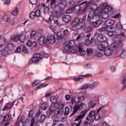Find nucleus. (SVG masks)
<instances>
[{"instance_id": "nucleus-41", "label": "nucleus", "mask_w": 126, "mask_h": 126, "mask_svg": "<svg viewBox=\"0 0 126 126\" xmlns=\"http://www.w3.org/2000/svg\"><path fill=\"white\" fill-rule=\"evenodd\" d=\"M45 119H46V116L44 114L41 115L39 120V123H43L45 121Z\"/></svg>"}, {"instance_id": "nucleus-22", "label": "nucleus", "mask_w": 126, "mask_h": 126, "mask_svg": "<svg viewBox=\"0 0 126 126\" xmlns=\"http://www.w3.org/2000/svg\"><path fill=\"white\" fill-rule=\"evenodd\" d=\"M51 14L54 17H59L61 15L60 12L59 11H57L56 10H53L51 11Z\"/></svg>"}, {"instance_id": "nucleus-6", "label": "nucleus", "mask_w": 126, "mask_h": 126, "mask_svg": "<svg viewBox=\"0 0 126 126\" xmlns=\"http://www.w3.org/2000/svg\"><path fill=\"white\" fill-rule=\"evenodd\" d=\"M108 35L110 37H114V38L115 37H117V41H122V39H123V38H125V32H121L120 34H118L117 35V32H116L109 31L108 32ZM114 38H113V41H114Z\"/></svg>"}, {"instance_id": "nucleus-54", "label": "nucleus", "mask_w": 126, "mask_h": 126, "mask_svg": "<svg viewBox=\"0 0 126 126\" xmlns=\"http://www.w3.org/2000/svg\"><path fill=\"white\" fill-rule=\"evenodd\" d=\"M44 13H49L50 12V8L48 6L45 7L44 9Z\"/></svg>"}, {"instance_id": "nucleus-28", "label": "nucleus", "mask_w": 126, "mask_h": 126, "mask_svg": "<svg viewBox=\"0 0 126 126\" xmlns=\"http://www.w3.org/2000/svg\"><path fill=\"white\" fill-rule=\"evenodd\" d=\"M26 37L25 35L22 34L20 35H19V40L20 41V42H23L24 41H25Z\"/></svg>"}, {"instance_id": "nucleus-49", "label": "nucleus", "mask_w": 126, "mask_h": 126, "mask_svg": "<svg viewBox=\"0 0 126 126\" xmlns=\"http://www.w3.org/2000/svg\"><path fill=\"white\" fill-rule=\"evenodd\" d=\"M17 126H24V123H23V121L22 119H21L20 122L18 123H16Z\"/></svg>"}, {"instance_id": "nucleus-38", "label": "nucleus", "mask_w": 126, "mask_h": 126, "mask_svg": "<svg viewBox=\"0 0 126 126\" xmlns=\"http://www.w3.org/2000/svg\"><path fill=\"white\" fill-rule=\"evenodd\" d=\"M18 12H19L18 9L16 8L15 10L12 12V15L13 16H17V15L18 14Z\"/></svg>"}, {"instance_id": "nucleus-62", "label": "nucleus", "mask_w": 126, "mask_h": 126, "mask_svg": "<svg viewBox=\"0 0 126 126\" xmlns=\"http://www.w3.org/2000/svg\"><path fill=\"white\" fill-rule=\"evenodd\" d=\"M121 16H122L121 15V14L118 13V14H116V15L113 16L112 18H121Z\"/></svg>"}, {"instance_id": "nucleus-35", "label": "nucleus", "mask_w": 126, "mask_h": 126, "mask_svg": "<svg viewBox=\"0 0 126 126\" xmlns=\"http://www.w3.org/2000/svg\"><path fill=\"white\" fill-rule=\"evenodd\" d=\"M89 110H91V109H93L95 106H96V104L94 103L92 104V101H90L88 103Z\"/></svg>"}, {"instance_id": "nucleus-52", "label": "nucleus", "mask_w": 126, "mask_h": 126, "mask_svg": "<svg viewBox=\"0 0 126 126\" xmlns=\"http://www.w3.org/2000/svg\"><path fill=\"white\" fill-rule=\"evenodd\" d=\"M15 23V20H11L8 23V25L9 26H13V25H14Z\"/></svg>"}, {"instance_id": "nucleus-15", "label": "nucleus", "mask_w": 126, "mask_h": 126, "mask_svg": "<svg viewBox=\"0 0 126 126\" xmlns=\"http://www.w3.org/2000/svg\"><path fill=\"white\" fill-rule=\"evenodd\" d=\"M38 43L39 45H44V44H47V39H46V37L45 36H40L38 39Z\"/></svg>"}, {"instance_id": "nucleus-43", "label": "nucleus", "mask_w": 126, "mask_h": 126, "mask_svg": "<svg viewBox=\"0 0 126 126\" xmlns=\"http://www.w3.org/2000/svg\"><path fill=\"white\" fill-rule=\"evenodd\" d=\"M46 86H48L47 84H41L39 85H38L36 88L37 89H41V88H43L44 87H46Z\"/></svg>"}, {"instance_id": "nucleus-40", "label": "nucleus", "mask_w": 126, "mask_h": 126, "mask_svg": "<svg viewBox=\"0 0 126 126\" xmlns=\"http://www.w3.org/2000/svg\"><path fill=\"white\" fill-rule=\"evenodd\" d=\"M87 54L90 56V55H92L93 54V49L91 48H87L86 49Z\"/></svg>"}, {"instance_id": "nucleus-31", "label": "nucleus", "mask_w": 126, "mask_h": 126, "mask_svg": "<svg viewBox=\"0 0 126 126\" xmlns=\"http://www.w3.org/2000/svg\"><path fill=\"white\" fill-rule=\"evenodd\" d=\"M10 117H9V115L6 114L5 116H3V121L4 122H8V121H10Z\"/></svg>"}, {"instance_id": "nucleus-21", "label": "nucleus", "mask_w": 126, "mask_h": 126, "mask_svg": "<svg viewBox=\"0 0 126 126\" xmlns=\"http://www.w3.org/2000/svg\"><path fill=\"white\" fill-rule=\"evenodd\" d=\"M123 87H122V90H125L126 88V74L123 75V79L121 81Z\"/></svg>"}, {"instance_id": "nucleus-64", "label": "nucleus", "mask_w": 126, "mask_h": 126, "mask_svg": "<svg viewBox=\"0 0 126 126\" xmlns=\"http://www.w3.org/2000/svg\"><path fill=\"white\" fill-rule=\"evenodd\" d=\"M63 33L64 35H67L69 34V31H68V30H65L63 32Z\"/></svg>"}, {"instance_id": "nucleus-17", "label": "nucleus", "mask_w": 126, "mask_h": 126, "mask_svg": "<svg viewBox=\"0 0 126 126\" xmlns=\"http://www.w3.org/2000/svg\"><path fill=\"white\" fill-rule=\"evenodd\" d=\"M47 41L49 42L50 44H54L55 42H56V38L55 37V35H50L49 37H47Z\"/></svg>"}, {"instance_id": "nucleus-4", "label": "nucleus", "mask_w": 126, "mask_h": 126, "mask_svg": "<svg viewBox=\"0 0 126 126\" xmlns=\"http://www.w3.org/2000/svg\"><path fill=\"white\" fill-rule=\"evenodd\" d=\"M92 11L90 12L88 17V20L91 24V22H95L97 21V19L99 18L97 16L98 13H100L101 8L98 7L96 4L93 3L91 6Z\"/></svg>"}, {"instance_id": "nucleus-61", "label": "nucleus", "mask_w": 126, "mask_h": 126, "mask_svg": "<svg viewBox=\"0 0 126 126\" xmlns=\"http://www.w3.org/2000/svg\"><path fill=\"white\" fill-rule=\"evenodd\" d=\"M40 81L38 80H36L33 82L32 83V86H36V85L39 84Z\"/></svg>"}, {"instance_id": "nucleus-9", "label": "nucleus", "mask_w": 126, "mask_h": 126, "mask_svg": "<svg viewBox=\"0 0 126 126\" xmlns=\"http://www.w3.org/2000/svg\"><path fill=\"white\" fill-rule=\"evenodd\" d=\"M109 46V43L107 42H103L99 43L98 45V49L99 51H105V49Z\"/></svg>"}, {"instance_id": "nucleus-33", "label": "nucleus", "mask_w": 126, "mask_h": 126, "mask_svg": "<svg viewBox=\"0 0 126 126\" xmlns=\"http://www.w3.org/2000/svg\"><path fill=\"white\" fill-rule=\"evenodd\" d=\"M51 7L53 9L56 8V0H51L50 2Z\"/></svg>"}, {"instance_id": "nucleus-48", "label": "nucleus", "mask_w": 126, "mask_h": 126, "mask_svg": "<svg viewBox=\"0 0 126 126\" xmlns=\"http://www.w3.org/2000/svg\"><path fill=\"white\" fill-rule=\"evenodd\" d=\"M1 55L3 56V57H5L8 55V51L7 50H3V51L1 52Z\"/></svg>"}, {"instance_id": "nucleus-14", "label": "nucleus", "mask_w": 126, "mask_h": 126, "mask_svg": "<svg viewBox=\"0 0 126 126\" xmlns=\"http://www.w3.org/2000/svg\"><path fill=\"white\" fill-rule=\"evenodd\" d=\"M82 22L79 18H76L72 21L71 25H82Z\"/></svg>"}, {"instance_id": "nucleus-29", "label": "nucleus", "mask_w": 126, "mask_h": 126, "mask_svg": "<svg viewBox=\"0 0 126 126\" xmlns=\"http://www.w3.org/2000/svg\"><path fill=\"white\" fill-rule=\"evenodd\" d=\"M88 88L90 89V84L86 83L82 85L81 87V90H85L88 89Z\"/></svg>"}, {"instance_id": "nucleus-1", "label": "nucleus", "mask_w": 126, "mask_h": 126, "mask_svg": "<svg viewBox=\"0 0 126 126\" xmlns=\"http://www.w3.org/2000/svg\"><path fill=\"white\" fill-rule=\"evenodd\" d=\"M113 8L112 7L108 5V3H103L101 7V9L99 10V13H97V16H98V19H96L95 22H91L90 24H92L94 27H99L100 25L103 23V21L101 20V18L103 19H107L109 18V12L112 11Z\"/></svg>"}, {"instance_id": "nucleus-7", "label": "nucleus", "mask_w": 126, "mask_h": 126, "mask_svg": "<svg viewBox=\"0 0 126 126\" xmlns=\"http://www.w3.org/2000/svg\"><path fill=\"white\" fill-rule=\"evenodd\" d=\"M39 57H41V54L39 53H36L33 56V58L31 59L29 61V63L30 64H32V63H34V64H38V63L40 62L42 59H43L42 57L39 58Z\"/></svg>"}, {"instance_id": "nucleus-23", "label": "nucleus", "mask_w": 126, "mask_h": 126, "mask_svg": "<svg viewBox=\"0 0 126 126\" xmlns=\"http://www.w3.org/2000/svg\"><path fill=\"white\" fill-rule=\"evenodd\" d=\"M99 85V82L97 81H94L92 84H90V89H93L95 87H97Z\"/></svg>"}, {"instance_id": "nucleus-56", "label": "nucleus", "mask_w": 126, "mask_h": 126, "mask_svg": "<svg viewBox=\"0 0 126 126\" xmlns=\"http://www.w3.org/2000/svg\"><path fill=\"white\" fill-rule=\"evenodd\" d=\"M69 113V108L67 107L65 108V111H64L65 116H67V115H68Z\"/></svg>"}, {"instance_id": "nucleus-19", "label": "nucleus", "mask_w": 126, "mask_h": 126, "mask_svg": "<svg viewBox=\"0 0 126 126\" xmlns=\"http://www.w3.org/2000/svg\"><path fill=\"white\" fill-rule=\"evenodd\" d=\"M120 57L124 59L126 57V50L125 48H122L120 51Z\"/></svg>"}, {"instance_id": "nucleus-25", "label": "nucleus", "mask_w": 126, "mask_h": 126, "mask_svg": "<svg viewBox=\"0 0 126 126\" xmlns=\"http://www.w3.org/2000/svg\"><path fill=\"white\" fill-rule=\"evenodd\" d=\"M116 27L117 30H119L120 31L124 30L123 25H122L121 22L117 24Z\"/></svg>"}, {"instance_id": "nucleus-34", "label": "nucleus", "mask_w": 126, "mask_h": 126, "mask_svg": "<svg viewBox=\"0 0 126 126\" xmlns=\"http://www.w3.org/2000/svg\"><path fill=\"white\" fill-rule=\"evenodd\" d=\"M73 101L75 102V103H79V97L76 96L74 98H71V102L72 103H73Z\"/></svg>"}, {"instance_id": "nucleus-46", "label": "nucleus", "mask_w": 126, "mask_h": 126, "mask_svg": "<svg viewBox=\"0 0 126 126\" xmlns=\"http://www.w3.org/2000/svg\"><path fill=\"white\" fill-rule=\"evenodd\" d=\"M96 114V112L94 111H92L90 112L89 114V118H93L94 116H95V114Z\"/></svg>"}, {"instance_id": "nucleus-53", "label": "nucleus", "mask_w": 126, "mask_h": 126, "mask_svg": "<svg viewBox=\"0 0 126 126\" xmlns=\"http://www.w3.org/2000/svg\"><path fill=\"white\" fill-rule=\"evenodd\" d=\"M4 2V4L8 5L10 4V0H2Z\"/></svg>"}, {"instance_id": "nucleus-30", "label": "nucleus", "mask_w": 126, "mask_h": 126, "mask_svg": "<svg viewBox=\"0 0 126 126\" xmlns=\"http://www.w3.org/2000/svg\"><path fill=\"white\" fill-rule=\"evenodd\" d=\"M70 51L71 53H76L77 48L75 46H72L70 45Z\"/></svg>"}, {"instance_id": "nucleus-18", "label": "nucleus", "mask_w": 126, "mask_h": 126, "mask_svg": "<svg viewBox=\"0 0 126 126\" xmlns=\"http://www.w3.org/2000/svg\"><path fill=\"white\" fill-rule=\"evenodd\" d=\"M72 43H73V41H70L69 42L68 45L65 46L64 49H63V52H64L65 54H66V53H67V52H68L69 50L70 51V44Z\"/></svg>"}, {"instance_id": "nucleus-51", "label": "nucleus", "mask_w": 126, "mask_h": 126, "mask_svg": "<svg viewBox=\"0 0 126 126\" xmlns=\"http://www.w3.org/2000/svg\"><path fill=\"white\" fill-rule=\"evenodd\" d=\"M40 112H38L37 113V114H36L35 117H34V120L35 121H37V122H38V121H39V117H40Z\"/></svg>"}, {"instance_id": "nucleus-42", "label": "nucleus", "mask_w": 126, "mask_h": 126, "mask_svg": "<svg viewBox=\"0 0 126 126\" xmlns=\"http://www.w3.org/2000/svg\"><path fill=\"white\" fill-rule=\"evenodd\" d=\"M84 31L86 33H89L92 31V28L90 27H87L84 29Z\"/></svg>"}, {"instance_id": "nucleus-50", "label": "nucleus", "mask_w": 126, "mask_h": 126, "mask_svg": "<svg viewBox=\"0 0 126 126\" xmlns=\"http://www.w3.org/2000/svg\"><path fill=\"white\" fill-rule=\"evenodd\" d=\"M102 56H103V53L101 52H97L95 53V56L97 58H101V57H102Z\"/></svg>"}, {"instance_id": "nucleus-10", "label": "nucleus", "mask_w": 126, "mask_h": 126, "mask_svg": "<svg viewBox=\"0 0 126 126\" xmlns=\"http://www.w3.org/2000/svg\"><path fill=\"white\" fill-rule=\"evenodd\" d=\"M84 105V104L83 103V102H81L80 104L75 105L73 108L74 111L72 115H74V114H75V112H77L78 111H80L82 109V108H83Z\"/></svg>"}, {"instance_id": "nucleus-26", "label": "nucleus", "mask_w": 126, "mask_h": 126, "mask_svg": "<svg viewBox=\"0 0 126 126\" xmlns=\"http://www.w3.org/2000/svg\"><path fill=\"white\" fill-rule=\"evenodd\" d=\"M78 50L80 52V54L82 55V56H85V55H86V51H85V50H84L82 47L79 46L78 47Z\"/></svg>"}, {"instance_id": "nucleus-45", "label": "nucleus", "mask_w": 126, "mask_h": 126, "mask_svg": "<svg viewBox=\"0 0 126 126\" xmlns=\"http://www.w3.org/2000/svg\"><path fill=\"white\" fill-rule=\"evenodd\" d=\"M92 41H90V40L87 39L85 41V44L87 46H89V45H90V44H91V43H92V41H94V39L92 38L91 39Z\"/></svg>"}, {"instance_id": "nucleus-11", "label": "nucleus", "mask_w": 126, "mask_h": 126, "mask_svg": "<svg viewBox=\"0 0 126 126\" xmlns=\"http://www.w3.org/2000/svg\"><path fill=\"white\" fill-rule=\"evenodd\" d=\"M67 4V2L65 0H63L58 4V8L60 10H63V8L66 6Z\"/></svg>"}, {"instance_id": "nucleus-32", "label": "nucleus", "mask_w": 126, "mask_h": 126, "mask_svg": "<svg viewBox=\"0 0 126 126\" xmlns=\"http://www.w3.org/2000/svg\"><path fill=\"white\" fill-rule=\"evenodd\" d=\"M49 107V106L48 105V104L46 103H43L41 104V110H47V109H48V107Z\"/></svg>"}, {"instance_id": "nucleus-47", "label": "nucleus", "mask_w": 126, "mask_h": 126, "mask_svg": "<svg viewBox=\"0 0 126 126\" xmlns=\"http://www.w3.org/2000/svg\"><path fill=\"white\" fill-rule=\"evenodd\" d=\"M30 18H31V19H34V18H35V17H36L35 12L32 11L30 13Z\"/></svg>"}, {"instance_id": "nucleus-20", "label": "nucleus", "mask_w": 126, "mask_h": 126, "mask_svg": "<svg viewBox=\"0 0 126 126\" xmlns=\"http://www.w3.org/2000/svg\"><path fill=\"white\" fill-rule=\"evenodd\" d=\"M63 20L64 22L67 23V22H69L70 20H71V16L68 15H64L63 17Z\"/></svg>"}, {"instance_id": "nucleus-2", "label": "nucleus", "mask_w": 126, "mask_h": 126, "mask_svg": "<svg viewBox=\"0 0 126 126\" xmlns=\"http://www.w3.org/2000/svg\"><path fill=\"white\" fill-rule=\"evenodd\" d=\"M86 1L81 3L80 5H74V2L73 1H70L69 2V4L70 5V6H72L71 8H68L66 10L65 12L67 14L71 13L73 12L74 10H78V14H81L86 12V9L88 6H89L91 4H92V0L90 1L87 4Z\"/></svg>"}, {"instance_id": "nucleus-8", "label": "nucleus", "mask_w": 126, "mask_h": 126, "mask_svg": "<svg viewBox=\"0 0 126 126\" xmlns=\"http://www.w3.org/2000/svg\"><path fill=\"white\" fill-rule=\"evenodd\" d=\"M63 107H64V103H60L59 104L58 108L56 110L54 109V115L57 116L58 115H63Z\"/></svg>"}, {"instance_id": "nucleus-60", "label": "nucleus", "mask_w": 126, "mask_h": 126, "mask_svg": "<svg viewBox=\"0 0 126 126\" xmlns=\"http://www.w3.org/2000/svg\"><path fill=\"white\" fill-rule=\"evenodd\" d=\"M35 17H39L40 16V10H36L35 12Z\"/></svg>"}, {"instance_id": "nucleus-63", "label": "nucleus", "mask_w": 126, "mask_h": 126, "mask_svg": "<svg viewBox=\"0 0 126 126\" xmlns=\"http://www.w3.org/2000/svg\"><path fill=\"white\" fill-rule=\"evenodd\" d=\"M80 125H81V121H79L78 124L73 123L72 124V126H79Z\"/></svg>"}, {"instance_id": "nucleus-5", "label": "nucleus", "mask_w": 126, "mask_h": 126, "mask_svg": "<svg viewBox=\"0 0 126 126\" xmlns=\"http://www.w3.org/2000/svg\"><path fill=\"white\" fill-rule=\"evenodd\" d=\"M72 30L74 31L73 32V35L75 36V37H77L76 38V41H79L81 38L84 37V35L83 33L82 32L79 34V30L82 28V25H72Z\"/></svg>"}, {"instance_id": "nucleus-57", "label": "nucleus", "mask_w": 126, "mask_h": 126, "mask_svg": "<svg viewBox=\"0 0 126 126\" xmlns=\"http://www.w3.org/2000/svg\"><path fill=\"white\" fill-rule=\"evenodd\" d=\"M35 35H36V32H35V31H32L31 32V38H32L33 37H35Z\"/></svg>"}, {"instance_id": "nucleus-44", "label": "nucleus", "mask_w": 126, "mask_h": 126, "mask_svg": "<svg viewBox=\"0 0 126 126\" xmlns=\"http://www.w3.org/2000/svg\"><path fill=\"white\" fill-rule=\"evenodd\" d=\"M11 39L12 41H18L19 40V35H13L11 36Z\"/></svg>"}, {"instance_id": "nucleus-39", "label": "nucleus", "mask_w": 126, "mask_h": 126, "mask_svg": "<svg viewBox=\"0 0 126 126\" xmlns=\"http://www.w3.org/2000/svg\"><path fill=\"white\" fill-rule=\"evenodd\" d=\"M54 110H55V107L53 106H51L49 109V114L50 115H53V114H54Z\"/></svg>"}, {"instance_id": "nucleus-27", "label": "nucleus", "mask_w": 126, "mask_h": 126, "mask_svg": "<svg viewBox=\"0 0 126 126\" xmlns=\"http://www.w3.org/2000/svg\"><path fill=\"white\" fill-rule=\"evenodd\" d=\"M3 22L7 23L9 21V16L7 14H5L2 17Z\"/></svg>"}, {"instance_id": "nucleus-24", "label": "nucleus", "mask_w": 126, "mask_h": 126, "mask_svg": "<svg viewBox=\"0 0 126 126\" xmlns=\"http://www.w3.org/2000/svg\"><path fill=\"white\" fill-rule=\"evenodd\" d=\"M7 48L9 51H12L15 48V45L13 43H9L7 45Z\"/></svg>"}, {"instance_id": "nucleus-13", "label": "nucleus", "mask_w": 126, "mask_h": 126, "mask_svg": "<svg viewBox=\"0 0 126 126\" xmlns=\"http://www.w3.org/2000/svg\"><path fill=\"white\" fill-rule=\"evenodd\" d=\"M87 113V110H84L80 112V115H79L78 117L76 118L75 121H79L80 119H83V118H84Z\"/></svg>"}, {"instance_id": "nucleus-3", "label": "nucleus", "mask_w": 126, "mask_h": 126, "mask_svg": "<svg viewBox=\"0 0 126 126\" xmlns=\"http://www.w3.org/2000/svg\"><path fill=\"white\" fill-rule=\"evenodd\" d=\"M117 37H115L114 38V43H113L111 46L108 45L105 49L104 51V54L106 57H110L111 55H113L114 52H117L119 49H121L123 47V42L122 40H117Z\"/></svg>"}, {"instance_id": "nucleus-36", "label": "nucleus", "mask_w": 126, "mask_h": 126, "mask_svg": "<svg viewBox=\"0 0 126 126\" xmlns=\"http://www.w3.org/2000/svg\"><path fill=\"white\" fill-rule=\"evenodd\" d=\"M11 107V104L6 103L3 109V111H6V110H8L9 109H10Z\"/></svg>"}, {"instance_id": "nucleus-12", "label": "nucleus", "mask_w": 126, "mask_h": 126, "mask_svg": "<svg viewBox=\"0 0 126 126\" xmlns=\"http://www.w3.org/2000/svg\"><path fill=\"white\" fill-rule=\"evenodd\" d=\"M96 39L97 40V41H99V42H106V41H107L108 38H107V36L102 34H100L97 36Z\"/></svg>"}, {"instance_id": "nucleus-55", "label": "nucleus", "mask_w": 126, "mask_h": 126, "mask_svg": "<svg viewBox=\"0 0 126 126\" xmlns=\"http://www.w3.org/2000/svg\"><path fill=\"white\" fill-rule=\"evenodd\" d=\"M22 50L24 54H28V49H27L26 46H23Z\"/></svg>"}, {"instance_id": "nucleus-37", "label": "nucleus", "mask_w": 126, "mask_h": 126, "mask_svg": "<svg viewBox=\"0 0 126 126\" xmlns=\"http://www.w3.org/2000/svg\"><path fill=\"white\" fill-rule=\"evenodd\" d=\"M50 101L52 104H56L57 103V98L55 96H51Z\"/></svg>"}, {"instance_id": "nucleus-16", "label": "nucleus", "mask_w": 126, "mask_h": 126, "mask_svg": "<svg viewBox=\"0 0 126 126\" xmlns=\"http://www.w3.org/2000/svg\"><path fill=\"white\" fill-rule=\"evenodd\" d=\"M115 23V21L111 19H108L105 22V25L107 27H110V29H113L111 26H113Z\"/></svg>"}, {"instance_id": "nucleus-59", "label": "nucleus", "mask_w": 126, "mask_h": 126, "mask_svg": "<svg viewBox=\"0 0 126 126\" xmlns=\"http://www.w3.org/2000/svg\"><path fill=\"white\" fill-rule=\"evenodd\" d=\"M30 1L31 4H33V5L37 4V0H30Z\"/></svg>"}, {"instance_id": "nucleus-58", "label": "nucleus", "mask_w": 126, "mask_h": 126, "mask_svg": "<svg viewBox=\"0 0 126 126\" xmlns=\"http://www.w3.org/2000/svg\"><path fill=\"white\" fill-rule=\"evenodd\" d=\"M5 50V46L4 45L0 46V52H2Z\"/></svg>"}]
</instances>
